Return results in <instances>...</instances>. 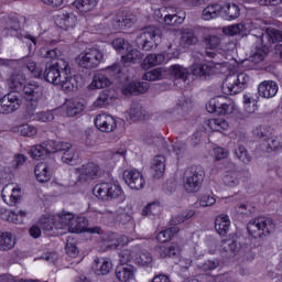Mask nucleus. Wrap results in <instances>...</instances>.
I'll return each mask as SVG.
<instances>
[{
  "mask_svg": "<svg viewBox=\"0 0 282 282\" xmlns=\"http://www.w3.org/2000/svg\"><path fill=\"white\" fill-rule=\"evenodd\" d=\"M170 74L178 80H183V83H186L188 76H191V72H188V68L180 64H174L170 66Z\"/></svg>",
  "mask_w": 282,
  "mask_h": 282,
  "instance_id": "35",
  "label": "nucleus"
},
{
  "mask_svg": "<svg viewBox=\"0 0 282 282\" xmlns=\"http://www.w3.org/2000/svg\"><path fill=\"white\" fill-rule=\"evenodd\" d=\"M4 30L9 36H15L22 43H25L29 50L36 47V37L32 36L26 31L21 30V23L18 18L7 15L3 18Z\"/></svg>",
  "mask_w": 282,
  "mask_h": 282,
  "instance_id": "3",
  "label": "nucleus"
},
{
  "mask_svg": "<svg viewBox=\"0 0 282 282\" xmlns=\"http://www.w3.org/2000/svg\"><path fill=\"white\" fill-rule=\"evenodd\" d=\"M206 57L199 55L194 56V63L189 67L192 76H196L200 80H208L213 74H215V63L206 62Z\"/></svg>",
  "mask_w": 282,
  "mask_h": 282,
  "instance_id": "11",
  "label": "nucleus"
},
{
  "mask_svg": "<svg viewBox=\"0 0 282 282\" xmlns=\"http://www.w3.org/2000/svg\"><path fill=\"white\" fill-rule=\"evenodd\" d=\"M74 214L66 213V214H58L55 217V228L56 230H68L72 228V220L74 219Z\"/></svg>",
  "mask_w": 282,
  "mask_h": 282,
  "instance_id": "28",
  "label": "nucleus"
},
{
  "mask_svg": "<svg viewBox=\"0 0 282 282\" xmlns=\"http://www.w3.org/2000/svg\"><path fill=\"white\" fill-rule=\"evenodd\" d=\"M223 182L225 186H229L230 188H235V186H239V174L237 172H228Z\"/></svg>",
  "mask_w": 282,
  "mask_h": 282,
  "instance_id": "55",
  "label": "nucleus"
},
{
  "mask_svg": "<svg viewBox=\"0 0 282 282\" xmlns=\"http://www.w3.org/2000/svg\"><path fill=\"white\" fill-rule=\"evenodd\" d=\"M259 39L263 47L257 48L252 56L243 62V65L249 67V69H257V65H259V63H263L265 56H268V45H274V43L282 42V31L274 28H268L265 31L261 32Z\"/></svg>",
  "mask_w": 282,
  "mask_h": 282,
  "instance_id": "1",
  "label": "nucleus"
},
{
  "mask_svg": "<svg viewBox=\"0 0 282 282\" xmlns=\"http://www.w3.org/2000/svg\"><path fill=\"white\" fill-rule=\"evenodd\" d=\"M151 171L153 172V177L160 180L164 175V171H166V158L164 155L154 156Z\"/></svg>",
  "mask_w": 282,
  "mask_h": 282,
  "instance_id": "26",
  "label": "nucleus"
},
{
  "mask_svg": "<svg viewBox=\"0 0 282 282\" xmlns=\"http://www.w3.org/2000/svg\"><path fill=\"white\" fill-rule=\"evenodd\" d=\"M184 19H186V15L183 13L182 15L174 14H166L164 17V21L166 25H182L184 23Z\"/></svg>",
  "mask_w": 282,
  "mask_h": 282,
  "instance_id": "54",
  "label": "nucleus"
},
{
  "mask_svg": "<svg viewBox=\"0 0 282 282\" xmlns=\"http://www.w3.org/2000/svg\"><path fill=\"white\" fill-rule=\"evenodd\" d=\"M95 127L104 133H111L116 129V119L110 115H98L95 119Z\"/></svg>",
  "mask_w": 282,
  "mask_h": 282,
  "instance_id": "19",
  "label": "nucleus"
},
{
  "mask_svg": "<svg viewBox=\"0 0 282 282\" xmlns=\"http://www.w3.org/2000/svg\"><path fill=\"white\" fill-rule=\"evenodd\" d=\"M139 248L135 247L133 250L123 249L119 252V259L121 265H129L128 263L133 260L135 252H138Z\"/></svg>",
  "mask_w": 282,
  "mask_h": 282,
  "instance_id": "49",
  "label": "nucleus"
},
{
  "mask_svg": "<svg viewBox=\"0 0 282 282\" xmlns=\"http://www.w3.org/2000/svg\"><path fill=\"white\" fill-rule=\"evenodd\" d=\"M154 250L161 259H166V257H180L181 252L180 245L175 242L165 246H158Z\"/></svg>",
  "mask_w": 282,
  "mask_h": 282,
  "instance_id": "25",
  "label": "nucleus"
},
{
  "mask_svg": "<svg viewBox=\"0 0 282 282\" xmlns=\"http://www.w3.org/2000/svg\"><path fill=\"white\" fill-rule=\"evenodd\" d=\"M274 220L268 217H258L247 225V230L253 239H263L270 232H274Z\"/></svg>",
  "mask_w": 282,
  "mask_h": 282,
  "instance_id": "8",
  "label": "nucleus"
},
{
  "mask_svg": "<svg viewBox=\"0 0 282 282\" xmlns=\"http://www.w3.org/2000/svg\"><path fill=\"white\" fill-rule=\"evenodd\" d=\"M279 93V84L274 80H264L258 86V94L261 98H274Z\"/></svg>",
  "mask_w": 282,
  "mask_h": 282,
  "instance_id": "24",
  "label": "nucleus"
},
{
  "mask_svg": "<svg viewBox=\"0 0 282 282\" xmlns=\"http://www.w3.org/2000/svg\"><path fill=\"white\" fill-rule=\"evenodd\" d=\"M70 74L72 69H69V72H67L66 74H63L59 83L57 84L59 85V87H62L63 91H76V89L80 87V84L78 82V78H80V76H70Z\"/></svg>",
  "mask_w": 282,
  "mask_h": 282,
  "instance_id": "23",
  "label": "nucleus"
},
{
  "mask_svg": "<svg viewBox=\"0 0 282 282\" xmlns=\"http://www.w3.org/2000/svg\"><path fill=\"white\" fill-rule=\"evenodd\" d=\"M248 80H250V76L246 73L228 75L223 82L221 91L223 94H226V96H236V94H241V90L246 89Z\"/></svg>",
  "mask_w": 282,
  "mask_h": 282,
  "instance_id": "6",
  "label": "nucleus"
},
{
  "mask_svg": "<svg viewBox=\"0 0 282 282\" xmlns=\"http://www.w3.org/2000/svg\"><path fill=\"white\" fill-rule=\"evenodd\" d=\"M96 0H75L74 6L79 12H91L96 8Z\"/></svg>",
  "mask_w": 282,
  "mask_h": 282,
  "instance_id": "47",
  "label": "nucleus"
},
{
  "mask_svg": "<svg viewBox=\"0 0 282 282\" xmlns=\"http://www.w3.org/2000/svg\"><path fill=\"white\" fill-rule=\"evenodd\" d=\"M123 63H140L144 58V54L140 53L137 48H130L121 56Z\"/></svg>",
  "mask_w": 282,
  "mask_h": 282,
  "instance_id": "40",
  "label": "nucleus"
},
{
  "mask_svg": "<svg viewBox=\"0 0 282 282\" xmlns=\"http://www.w3.org/2000/svg\"><path fill=\"white\" fill-rule=\"evenodd\" d=\"M57 25L62 30H69V28H76V15L74 13H61L56 19Z\"/></svg>",
  "mask_w": 282,
  "mask_h": 282,
  "instance_id": "29",
  "label": "nucleus"
},
{
  "mask_svg": "<svg viewBox=\"0 0 282 282\" xmlns=\"http://www.w3.org/2000/svg\"><path fill=\"white\" fill-rule=\"evenodd\" d=\"M123 181L132 191H142L147 184L142 173L135 169L124 170Z\"/></svg>",
  "mask_w": 282,
  "mask_h": 282,
  "instance_id": "16",
  "label": "nucleus"
},
{
  "mask_svg": "<svg viewBox=\"0 0 282 282\" xmlns=\"http://www.w3.org/2000/svg\"><path fill=\"white\" fill-rule=\"evenodd\" d=\"M87 231V220L84 217H75L70 223V228L68 232H86Z\"/></svg>",
  "mask_w": 282,
  "mask_h": 282,
  "instance_id": "42",
  "label": "nucleus"
},
{
  "mask_svg": "<svg viewBox=\"0 0 282 282\" xmlns=\"http://www.w3.org/2000/svg\"><path fill=\"white\" fill-rule=\"evenodd\" d=\"M164 78H166V69H164L163 67L154 68L143 75V80L150 82L164 80Z\"/></svg>",
  "mask_w": 282,
  "mask_h": 282,
  "instance_id": "38",
  "label": "nucleus"
},
{
  "mask_svg": "<svg viewBox=\"0 0 282 282\" xmlns=\"http://www.w3.org/2000/svg\"><path fill=\"white\" fill-rule=\"evenodd\" d=\"M149 83L148 82H131L129 84L123 85L122 95L123 96H138V94H147L149 91Z\"/></svg>",
  "mask_w": 282,
  "mask_h": 282,
  "instance_id": "20",
  "label": "nucleus"
},
{
  "mask_svg": "<svg viewBox=\"0 0 282 282\" xmlns=\"http://www.w3.org/2000/svg\"><path fill=\"white\" fill-rule=\"evenodd\" d=\"M198 39L195 36V31L192 29H183L181 32V43L183 45H195Z\"/></svg>",
  "mask_w": 282,
  "mask_h": 282,
  "instance_id": "44",
  "label": "nucleus"
},
{
  "mask_svg": "<svg viewBox=\"0 0 282 282\" xmlns=\"http://www.w3.org/2000/svg\"><path fill=\"white\" fill-rule=\"evenodd\" d=\"M15 243L17 240L14 239V237H12V234L0 231V250H12Z\"/></svg>",
  "mask_w": 282,
  "mask_h": 282,
  "instance_id": "39",
  "label": "nucleus"
},
{
  "mask_svg": "<svg viewBox=\"0 0 282 282\" xmlns=\"http://www.w3.org/2000/svg\"><path fill=\"white\" fill-rule=\"evenodd\" d=\"M164 61H165L164 54L159 53V54L148 55L144 59V63H147L151 67H155V65H162V63H164Z\"/></svg>",
  "mask_w": 282,
  "mask_h": 282,
  "instance_id": "57",
  "label": "nucleus"
},
{
  "mask_svg": "<svg viewBox=\"0 0 282 282\" xmlns=\"http://www.w3.org/2000/svg\"><path fill=\"white\" fill-rule=\"evenodd\" d=\"M147 110L140 102H132L128 111V116L132 122H138V120H144L147 118Z\"/></svg>",
  "mask_w": 282,
  "mask_h": 282,
  "instance_id": "27",
  "label": "nucleus"
},
{
  "mask_svg": "<svg viewBox=\"0 0 282 282\" xmlns=\"http://www.w3.org/2000/svg\"><path fill=\"white\" fill-rule=\"evenodd\" d=\"M110 85L111 79H109V77L102 73H97L93 77L91 87H95V89H105V87H109Z\"/></svg>",
  "mask_w": 282,
  "mask_h": 282,
  "instance_id": "41",
  "label": "nucleus"
},
{
  "mask_svg": "<svg viewBox=\"0 0 282 282\" xmlns=\"http://www.w3.org/2000/svg\"><path fill=\"white\" fill-rule=\"evenodd\" d=\"M54 144L47 143L46 148L43 144H37L31 148L30 154L34 160H39V158H43V155H47V153H54Z\"/></svg>",
  "mask_w": 282,
  "mask_h": 282,
  "instance_id": "33",
  "label": "nucleus"
},
{
  "mask_svg": "<svg viewBox=\"0 0 282 282\" xmlns=\"http://www.w3.org/2000/svg\"><path fill=\"white\" fill-rule=\"evenodd\" d=\"M53 144V153H63L62 155V162L64 164H69L70 166H74L78 162V159L76 158V150L72 147V143L69 142H52Z\"/></svg>",
  "mask_w": 282,
  "mask_h": 282,
  "instance_id": "15",
  "label": "nucleus"
},
{
  "mask_svg": "<svg viewBox=\"0 0 282 282\" xmlns=\"http://www.w3.org/2000/svg\"><path fill=\"white\" fill-rule=\"evenodd\" d=\"M134 43L138 50L151 52V50H155L158 45L162 43V31L155 26L144 28L142 32L137 35Z\"/></svg>",
  "mask_w": 282,
  "mask_h": 282,
  "instance_id": "2",
  "label": "nucleus"
},
{
  "mask_svg": "<svg viewBox=\"0 0 282 282\" xmlns=\"http://www.w3.org/2000/svg\"><path fill=\"white\" fill-rule=\"evenodd\" d=\"M221 248L225 252H237V241L232 239L223 240Z\"/></svg>",
  "mask_w": 282,
  "mask_h": 282,
  "instance_id": "64",
  "label": "nucleus"
},
{
  "mask_svg": "<svg viewBox=\"0 0 282 282\" xmlns=\"http://www.w3.org/2000/svg\"><path fill=\"white\" fill-rule=\"evenodd\" d=\"M39 122H52L54 120V113L51 110L37 112L34 117Z\"/></svg>",
  "mask_w": 282,
  "mask_h": 282,
  "instance_id": "62",
  "label": "nucleus"
},
{
  "mask_svg": "<svg viewBox=\"0 0 282 282\" xmlns=\"http://www.w3.org/2000/svg\"><path fill=\"white\" fill-rule=\"evenodd\" d=\"M83 111H85V105L79 101L68 102L66 108V113L70 118H74V116H78V113H83Z\"/></svg>",
  "mask_w": 282,
  "mask_h": 282,
  "instance_id": "48",
  "label": "nucleus"
},
{
  "mask_svg": "<svg viewBox=\"0 0 282 282\" xmlns=\"http://www.w3.org/2000/svg\"><path fill=\"white\" fill-rule=\"evenodd\" d=\"M112 47L116 50V52H119V54H127V51L130 48L129 42H127L122 37H118L112 41L111 43Z\"/></svg>",
  "mask_w": 282,
  "mask_h": 282,
  "instance_id": "53",
  "label": "nucleus"
},
{
  "mask_svg": "<svg viewBox=\"0 0 282 282\" xmlns=\"http://www.w3.org/2000/svg\"><path fill=\"white\" fill-rule=\"evenodd\" d=\"M160 210V205L155 203L148 204L141 212L142 217H149V215H156Z\"/></svg>",
  "mask_w": 282,
  "mask_h": 282,
  "instance_id": "63",
  "label": "nucleus"
},
{
  "mask_svg": "<svg viewBox=\"0 0 282 282\" xmlns=\"http://www.w3.org/2000/svg\"><path fill=\"white\" fill-rule=\"evenodd\" d=\"M23 98L30 105L26 106V113L30 117L34 116L36 107H39V101L43 98V86L36 82H30L23 86Z\"/></svg>",
  "mask_w": 282,
  "mask_h": 282,
  "instance_id": "7",
  "label": "nucleus"
},
{
  "mask_svg": "<svg viewBox=\"0 0 282 282\" xmlns=\"http://www.w3.org/2000/svg\"><path fill=\"white\" fill-rule=\"evenodd\" d=\"M112 100L111 91L108 89L101 91L97 99L94 102L95 107H98L99 109H102V107H107Z\"/></svg>",
  "mask_w": 282,
  "mask_h": 282,
  "instance_id": "46",
  "label": "nucleus"
},
{
  "mask_svg": "<svg viewBox=\"0 0 282 282\" xmlns=\"http://www.w3.org/2000/svg\"><path fill=\"white\" fill-rule=\"evenodd\" d=\"M40 56L42 58H50L51 61H56V58H58V56H61V50L54 47V48H50V47H42L40 50Z\"/></svg>",
  "mask_w": 282,
  "mask_h": 282,
  "instance_id": "51",
  "label": "nucleus"
},
{
  "mask_svg": "<svg viewBox=\"0 0 282 282\" xmlns=\"http://www.w3.org/2000/svg\"><path fill=\"white\" fill-rule=\"evenodd\" d=\"M221 43V40L217 35H210L206 34L203 36V44L205 45V50L199 54L203 58H215L217 54L213 50H217L219 47V44ZM210 50V51H209Z\"/></svg>",
  "mask_w": 282,
  "mask_h": 282,
  "instance_id": "18",
  "label": "nucleus"
},
{
  "mask_svg": "<svg viewBox=\"0 0 282 282\" xmlns=\"http://www.w3.org/2000/svg\"><path fill=\"white\" fill-rule=\"evenodd\" d=\"M195 216V210L191 209L182 216H177L171 220L172 226H177L180 224H184V221L191 219V217Z\"/></svg>",
  "mask_w": 282,
  "mask_h": 282,
  "instance_id": "61",
  "label": "nucleus"
},
{
  "mask_svg": "<svg viewBox=\"0 0 282 282\" xmlns=\"http://www.w3.org/2000/svg\"><path fill=\"white\" fill-rule=\"evenodd\" d=\"M76 171L79 173L77 184H91L95 180L102 177V167L94 161L83 163Z\"/></svg>",
  "mask_w": 282,
  "mask_h": 282,
  "instance_id": "10",
  "label": "nucleus"
},
{
  "mask_svg": "<svg viewBox=\"0 0 282 282\" xmlns=\"http://www.w3.org/2000/svg\"><path fill=\"white\" fill-rule=\"evenodd\" d=\"M25 75L23 73L14 72L8 80V85L11 89L19 91L20 89L23 90V87H25Z\"/></svg>",
  "mask_w": 282,
  "mask_h": 282,
  "instance_id": "31",
  "label": "nucleus"
},
{
  "mask_svg": "<svg viewBox=\"0 0 282 282\" xmlns=\"http://www.w3.org/2000/svg\"><path fill=\"white\" fill-rule=\"evenodd\" d=\"M55 164L56 161L54 160L37 163L34 167L37 182H41L42 184L50 182V180H52V170L54 169Z\"/></svg>",
  "mask_w": 282,
  "mask_h": 282,
  "instance_id": "17",
  "label": "nucleus"
},
{
  "mask_svg": "<svg viewBox=\"0 0 282 282\" xmlns=\"http://www.w3.org/2000/svg\"><path fill=\"white\" fill-rule=\"evenodd\" d=\"M22 63L25 65L26 69H29L34 78H41V76H43V69L39 67L36 62L32 59V57L22 58Z\"/></svg>",
  "mask_w": 282,
  "mask_h": 282,
  "instance_id": "37",
  "label": "nucleus"
},
{
  "mask_svg": "<svg viewBox=\"0 0 282 282\" xmlns=\"http://www.w3.org/2000/svg\"><path fill=\"white\" fill-rule=\"evenodd\" d=\"M17 132L20 135L32 138L33 135H36V127L31 126L30 123H23L17 127Z\"/></svg>",
  "mask_w": 282,
  "mask_h": 282,
  "instance_id": "52",
  "label": "nucleus"
},
{
  "mask_svg": "<svg viewBox=\"0 0 282 282\" xmlns=\"http://www.w3.org/2000/svg\"><path fill=\"white\" fill-rule=\"evenodd\" d=\"M209 113H217L218 116H228L235 111V104L232 99L226 96H217L209 100L206 105Z\"/></svg>",
  "mask_w": 282,
  "mask_h": 282,
  "instance_id": "13",
  "label": "nucleus"
},
{
  "mask_svg": "<svg viewBox=\"0 0 282 282\" xmlns=\"http://www.w3.org/2000/svg\"><path fill=\"white\" fill-rule=\"evenodd\" d=\"M93 193L99 199H102V202H111V199H118V197H122V195H124V192H122V186L113 182H104L97 184L93 188Z\"/></svg>",
  "mask_w": 282,
  "mask_h": 282,
  "instance_id": "9",
  "label": "nucleus"
},
{
  "mask_svg": "<svg viewBox=\"0 0 282 282\" xmlns=\"http://www.w3.org/2000/svg\"><path fill=\"white\" fill-rule=\"evenodd\" d=\"M180 232L178 227H171L165 230L160 231L156 235V240L160 241V243H166V241H171L173 239L174 235H177Z\"/></svg>",
  "mask_w": 282,
  "mask_h": 282,
  "instance_id": "43",
  "label": "nucleus"
},
{
  "mask_svg": "<svg viewBox=\"0 0 282 282\" xmlns=\"http://www.w3.org/2000/svg\"><path fill=\"white\" fill-rule=\"evenodd\" d=\"M72 67H69V63L63 58H59L54 64H46L44 72L40 78L46 80V83H52V85H58L61 83V78H63V74H67Z\"/></svg>",
  "mask_w": 282,
  "mask_h": 282,
  "instance_id": "5",
  "label": "nucleus"
},
{
  "mask_svg": "<svg viewBox=\"0 0 282 282\" xmlns=\"http://www.w3.org/2000/svg\"><path fill=\"white\" fill-rule=\"evenodd\" d=\"M138 21V17L130 10H123L119 12L115 18V23L119 30H124V28H131L133 23Z\"/></svg>",
  "mask_w": 282,
  "mask_h": 282,
  "instance_id": "22",
  "label": "nucleus"
},
{
  "mask_svg": "<svg viewBox=\"0 0 282 282\" xmlns=\"http://www.w3.org/2000/svg\"><path fill=\"white\" fill-rule=\"evenodd\" d=\"M230 228V219L228 216L220 215L215 219V230L220 235V237H226L228 235V230Z\"/></svg>",
  "mask_w": 282,
  "mask_h": 282,
  "instance_id": "32",
  "label": "nucleus"
},
{
  "mask_svg": "<svg viewBox=\"0 0 282 282\" xmlns=\"http://www.w3.org/2000/svg\"><path fill=\"white\" fill-rule=\"evenodd\" d=\"M134 261L138 265H151L153 263V256L149 251H140L135 254Z\"/></svg>",
  "mask_w": 282,
  "mask_h": 282,
  "instance_id": "50",
  "label": "nucleus"
},
{
  "mask_svg": "<svg viewBox=\"0 0 282 282\" xmlns=\"http://www.w3.org/2000/svg\"><path fill=\"white\" fill-rule=\"evenodd\" d=\"M206 124L212 131H226L228 129V121L224 118L209 119Z\"/></svg>",
  "mask_w": 282,
  "mask_h": 282,
  "instance_id": "45",
  "label": "nucleus"
},
{
  "mask_svg": "<svg viewBox=\"0 0 282 282\" xmlns=\"http://www.w3.org/2000/svg\"><path fill=\"white\" fill-rule=\"evenodd\" d=\"M77 63L83 69H96L105 63V54L98 48H86L77 56Z\"/></svg>",
  "mask_w": 282,
  "mask_h": 282,
  "instance_id": "12",
  "label": "nucleus"
},
{
  "mask_svg": "<svg viewBox=\"0 0 282 282\" xmlns=\"http://www.w3.org/2000/svg\"><path fill=\"white\" fill-rule=\"evenodd\" d=\"M235 155L240 162L243 164H250L252 158L248 153V150H246L245 147L240 145L235 150Z\"/></svg>",
  "mask_w": 282,
  "mask_h": 282,
  "instance_id": "56",
  "label": "nucleus"
},
{
  "mask_svg": "<svg viewBox=\"0 0 282 282\" xmlns=\"http://www.w3.org/2000/svg\"><path fill=\"white\" fill-rule=\"evenodd\" d=\"M135 267L131 264H119L116 268L115 275L119 282H130L135 279Z\"/></svg>",
  "mask_w": 282,
  "mask_h": 282,
  "instance_id": "21",
  "label": "nucleus"
},
{
  "mask_svg": "<svg viewBox=\"0 0 282 282\" xmlns=\"http://www.w3.org/2000/svg\"><path fill=\"white\" fill-rule=\"evenodd\" d=\"M96 263V272L98 276H105L113 270V264L111 263V260L109 258H99L95 260Z\"/></svg>",
  "mask_w": 282,
  "mask_h": 282,
  "instance_id": "30",
  "label": "nucleus"
},
{
  "mask_svg": "<svg viewBox=\"0 0 282 282\" xmlns=\"http://www.w3.org/2000/svg\"><path fill=\"white\" fill-rule=\"evenodd\" d=\"M223 17L226 21H235V19H239V15L241 14L239 6L235 3H226L223 8Z\"/></svg>",
  "mask_w": 282,
  "mask_h": 282,
  "instance_id": "34",
  "label": "nucleus"
},
{
  "mask_svg": "<svg viewBox=\"0 0 282 282\" xmlns=\"http://www.w3.org/2000/svg\"><path fill=\"white\" fill-rule=\"evenodd\" d=\"M206 172L202 165H192L183 178V186L186 193H198L202 188Z\"/></svg>",
  "mask_w": 282,
  "mask_h": 282,
  "instance_id": "4",
  "label": "nucleus"
},
{
  "mask_svg": "<svg viewBox=\"0 0 282 282\" xmlns=\"http://www.w3.org/2000/svg\"><path fill=\"white\" fill-rule=\"evenodd\" d=\"M72 237H68V239L66 240V247H65V250H66V253L69 256V257H78V247H76V240L72 239Z\"/></svg>",
  "mask_w": 282,
  "mask_h": 282,
  "instance_id": "60",
  "label": "nucleus"
},
{
  "mask_svg": "<svg viewBox=\"0 0 282 282\" xmlns=\"http://www.w3.org/2000/svg\"><path fill=\"white\" fill-rule=\"evenodd\" d=\"M243 105L247 113H254L257 111V101L250 95L243 96Z\"/></svg>",
  "mask_w": 282,
  "mask_h": 282,
  "instance_id": "59",
  "label": "nucleus"
},
{
  "mask_svg": "<svg viewBox=\"0 0 282 282\" xmlns=\"http://www.w3.org/2000/svg\"><path fill=\"white\" fill-rule=\"evenodd\" d=\"M21 105H23L21 96L17 91H11L0 99V113H14V111L21 109Z\"/></svg>",
  "mask_w": 282,
  "mask_h": 282,
  "instance_id": "14",
  "label": "nucleus"
},
{
  "mask_svg": "<svg viewBox=\"0 0 282 282\" xmlns=\"http://www.w3.org/2000/svg\"><path fill=\"white\" fill-rule=\"evenodd\" d=\"M223 7L220 4H209L203 10V19L204 21H210L213 19H217L219 14H221Z\"/></svg>",
  "mask_w": 282,
  "mask_h": 282,
  "instance_id": "36",
  "label": "nucleus"
},
{
  "mask_svg": "<svg viewBox=\"0 0 282 282\" xmlns=\"http://www.w3.org/2000/svg\"><path fill=\"white\" fill-rule=\"evenodd\" d=\"M3 191H11L10 202L11 204H19L21 202V187H14L13 185H8Z\"/></svg>",
  "mask_w": 282,
  "mask_h": 282,
  "instance_id": "58",
  "label": "nucleus"
}]
</instances>
